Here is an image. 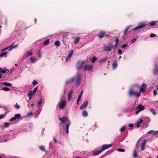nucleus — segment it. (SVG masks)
<instances>
[{
	"label": "nucleus",
	"mask_w": 158,
	"mask_h": 158,
	"mask_svg": "<svg viewBox=\"0 0 158 158\" xmlns=\"http://www.w3.org/2000/svg\"><path fill=\"white\" fill-rule=\"evenodd\" d=\"M81 97L78 96V98H77V104H78L79 103L80 99H81Z\"/></svg>",
	"instance_id": "obj_49"
},
{
	"label": "nucleus",
	"mask_w": 158,
	"mask_h": 158,
	"mask_svg": "<svg viewBox=\"0 0 158 158\" xmlns=\"http://www.w3.org/2000/svg\"><path fill=\"white\" fill-rule=\"evenodd\" d=\"M49 44V39H47L45 40L43 43V45L44 46L48 45Z\"/></svg>",
	"instance_id": "obj_25"
},
{
	"label": "nucleus",
	"mask_w": 158,
	"mask_h": 158,
	"mask_svg": "<svg viewBox=\"0 0 158 158\" xmlns=\"http://www.w3.org/2000/svg\"><path fill=\"white\" fill-rule=\"evenodd\" d=\"M149 24L150 26L153 27L155 26L156 25V21H152L149 23Z\"/></svg>",
	"instance_id": "obj_30"
},
{
	"label": "nucleus",
	"mask_w": 158,
	"mask_h": 158,
	"mask_svg": "<svg viewBox=\"0 0 158 158\" xmlns=\"http://www.w3.org/2000/svg\"><path fill=\"white\" fill-rule=\"evenodd\" d=\"M82 115L85 117H86L88 115V113L85 110L83 111L82 112Z\"/></svg>",
	"instance_id": "obj_28"
},
{
	"label": "nucleus",
	"mask_w": 158,
	"mask_h": 158,
	"mask_svg": "<svg viewBox=\"0 0 158 158\" xmlns=\"http://www.w3.org/2000/svg\"><path fill=\"white\" fill-rule=\"evenodd\" d=\"M113 68V69H115L117 66V63L116 60H115L112 64Z\"/></svg>",
	"instance_id": "obj_26"
},
{
	"label": "nucleus",
	"mask_w": 158,
	"mask_h": 158,
	"mask_svg": "<svg viewBox=\"0 0 158 158\" xmlns=\"http://www.w3.org/2000/svg\"><path fill=\"white\" fill-rule=\"evenodd\" d=\"M6 50H7V49L6 47V48H3V49H2L1 50V51L2 52L4 51H6Z\"/></svg>",
	"instance_id": "obj_64"
},
{
	"label": "nucleus",
	"mask_w": 158,
	"mask_h": 158,
	"mask_svg": "<svg viewBox=\"0 0 158 158\" xmlns=\"http://www.w3.org/2000/svg\"><path fill=\"white\" fill-rule=\"evenodd\" d=\"M37 84L38 82L36 80H34L32 82V84L34 86H35Z\"/></svg>",
	"instance_id": "obj_45"
},
{
	"label": "nucleus",
	"mask_w": 158,
	"mask_h": 158,
	"mask_svg": "<svg viewBox=\"0 0 158 158\" xmlns=\"http://www.w3.org/2000/svg\"><path fill=\"white\" fill-rule=\"evenodd\" d=\"M6 72V70H2H2L1 71V73H3Z\"/></svg>",
	"instance_id": "obj_58"
},
{
	"label": "nucleus",
	"mask_w": 158,
	"mask_h": 158,
	"mask_svg": "<svg viewBox=\"0 0 158 158\" xmlns=\"http://www.w3.org/2000/svg\"><path fill=\"white\" fill-rule=\"evenodd\" d=\"M134 126V125L133 124H129V127H132Z\"/></svg>",
	"instance_id": "obj_62"
},
{
	"label": "nucleus",
	"mask_w": 158,
	"mask_h": 158,
	"mask_svg": "<svg viewBox=\"0 0 158 158\" xmlns=\"http://www.w3.org/2000/svg\"><path fill=\"white\" fill-rule=\"evenodd\" d=\"M2 85H5L6 86H11L12 85V84L7 82H4L2 83Z\"/></svg>",
	"instance_id": "obj_27"
},
{
	"label": "nucleus",
	"mask_w": 158,
	"mask_h": 158,
	"mask_svg": "<svg viewBox=\"0 0 158 158\" xmlns=\"http://www.w3.org/2000/svg\"><path fill=\"white\" fill-rule=\"evenodd\" d=\"M151 112L154 114L155 115L156 114V110L153 109H151L150 110Z\"/></svg>",
	"instance_id": "obj_40"
},
{
	"label": "nucleus",
	"mask_w": 158,
	"mask_h": 158,
	"mask_svg": "<svg viewBox=\"0 0 158 158\" xmlns=\"http://www.w3.org/2000/svg\"><path fill=\"white\" fill-rule=\"evenodd\" d=\"M29 59L30 60L31 62L32 63H34L36 60L35 58L32 57H31Z\"/></svg>",
	"instance_id": "obj_32"
},
{
	"label": "nucleus",
	"mask_w": 158,
	"mask_h": 158,
	"mask_svg": "<svg viewBox=\"0 0 158 158\" xmlns=\"http://www.w3.org/2000/svg\"><path fill=\"white\" fill-rule=\"evenodd\" d=\"M136 38L132 39L131 40V42L132 44V43H134V42H135L136 41Z\"/></svg>",
	"instance_id": "obj_51"
},
{
	"label": "nucleus",
	"mask_w": 158,
	"mask_h": 158,
	"mask_svg": "<svg viewBox=\"0 0 158 158\" xmlns=\"http://www.w3.org/2000/svg\"><path fill=\"white\" fill-rule=\"evenodd\" d=\"M73 94V89H71L69 92V94L68 95V100H70L72 98V95Z\"/></svg>",
	"instance_id": "obj_15"
},
{
	"label": "nucleus",
	"mask_w": 158,
	"mask_h": 158,
	"mask_svg": "<svg viewBox=\"0 0 158 158\" xmlns=\"http://www.w3.org/2000/svg\"><path fill=\"white\" fill-rule=\"evenodd\" d=\"M118 41H119V39H118V38H117L115 40V43L116 44H118Z\"/></svg>",
	"instance_id": "obj_57"
},
{
	"label": "nucleus",
	"mask_w": 158,
	"mask_h": 158,
	"mask_svg": "<svg viewBox=\"0 0 158 158\" xmlns=\"http://www.w3.org/2000/svg\"><path fill=\"white\" fill-rule=\"evenodd\" d=\"M156 36V35L153 33H152L150 35V37L152 38L154 37H155Z\"/></svg>",
	"instance_id": "obj_54"
},
{
	"label": "nucleus",
	"mask_w": 158,
	"mask_h": 158,
	"mask_svg": "<svg viewBox=\"0 0 158 158\" xmlns=\"http://www.w3.org/2000/svg\"><path fill=\"white\" fill-rule=\"evenodd\" d=\"M131 27V26H127L124 29L123 32L124 35H125L127 34V32L129 31V29Z\"/></svg>",
	"instance_id": "obj_22"
},
{
	"label": "nucleus",
	"mask_w": 158,
	"mask_h": 158,
	"mask_svg": "<svg viewBox=\"0 0 158 158\" xmlns=\"http://www.w3.org/2000/svg\"><path fill=\"white\" fill-rule=\"evenodd\" d=\"M12 46V45L11 44L9 46L7 47H6L7 49L9 51H10L11 50H12L13 49Z\"/></svg>",
	"instance_id": "obj_38"
},
{
	"label": "nucleus",
	"mask_w": 158,
	"mask_h": 158,
	"mask_svg": "<svg viewBox=\"0 0 158 158\" xmlns=\"http://www.w3.org/2000/svg\"><path fill=\"white\" fill-rule=\"evenodd\" d=\"M125 128V127L124 126L122 128L120 129V131L121 132H123L124 131Z\"/></svg>",
	"instance_id": "obj_55"
},
{
	"label": "nucleus",
	"mask_w": 158,
	"mask_h": 158,
	"mask_svg": "<svg viewBox=\"0 0 158 158\" xmlns=\"http://www.w3.org/2000/svg\"><path fill=\"white\" fill-rule=\"evenodd\" d=\"M7 52H2L1 54H0V57H3L4 56H6V55L7 53Z\"/></svg>",
	"instance_id": "obj_33"
},
{
	"label": "nucleus",
	"mask_w": 158,
	"mask_h": 158,
	"mask_svg": "<svg viewBox=\"0 0 158 158\" xmlns=\"http://www.w3.org/2000/svg\"><path fill=\"white\" fill-rule=\"evenodd\" d=\"M81 75L80 74H78L77 78V85L79 84L81 80Z\"/></svg>",
	"instance_id": "obj_21"
},
{
	"label": "nucleus",
	"mask_w": 158,
	"mask_h": 158,
	"mask_svg": "<svg viewBox=\"0 0 158 158\" xmlns=\"http://www.w3.org/2000/svg\"><path fill=\"white\" fill-rule=\"evenodd\" d=\"M85 61L80 60H78L77 64V68L78 69H81L82 65L84 64Z\"/></svg>",
	"instance_id": "obj_4"
},
{
	"label": "nucleus",
	"mask_w": 158,
	"mask_h": 158,
	"mask_svg": "<svg viewBox=\"0 0 158 158\" xmlns=\"http://www.w3.org/2000/svg\"><path fill=\"white\" fill-rule=\"evenodd\" d=\"M33 114V113L32 112H28L27 113L28 115H31Z\"/></svg>",
	"instance_id": "obj_63"
},
{
	"label": "nucleus",
	"mask_w": 158,
	"mask_h": 158,
	"mask_svg": "<svg viewBox=\"0 0 158 158\" xmlns=\"http://www.w3.org/2000/svg\"><path fill=\"white\" fill-rule=\"evenodd\" d=\"M137 156V153L136 150H135L134 151L133 156L134 157H136Z\"/></svg>",
	"instance_id": "obj_46"
},
{
	"label": "nucleus",
	"mask_w": 158,
	"mask_h": 158,
	"mask_svg": "<svg viewBox=\"0 0 158 158\" xmlns=\"http://www.w3.org/2000/svg\"><path fill=\"white\" fill-rule=\"evenodd\" d=\"M55 45L56 46L59 47L60 46V42L59 40L56 41L55 43Z\"/></svg>",
	"instance_id": "obj_35"
},
{
	"label": "nucleus",
	"mask_w": 158,
	"mask_h": 158,
	"mask_svg": "<svg viewBox=\"0 0 158 158\" xmlns=\"http://www.w3.org/2000/svg\"><path fill=\"white\" fill-rule=\"evenodd\" d=\"M127 44H124L121 47L123 48H125L126 47H127Z\"/></svg>",
	"instance_id": "obj_52"
},
{
	"label": "nucleus",
	"mask_w": 158,
	"mask_h": 158,
	"mask_svg": "<svg viewBox=\"0 0 158 158\" xmlns=\"http://www.w3.org/2000/svg\"><path fill=\"white\" fill-rule=\"evenodd\" d=\"M39 148L41 150L43 151H44V152L46 151V150H45L44 147L43 146H42L40 147Z\"/></svg>",
	"instance_id": "obj_39"
},
{
	"label": "nucleus",
	"mask_w": 158,
	"mask_h": 158,
	"mask_svg": "<svg viewBox=\"0 0 158 158\" xmlns=\"http://www.w3.org/2000/svg\"><path fill=\"white\" fill-rule=\"evenodd\" d=\"M145 108L142 105L139 104L136 107V109L137 110L135 112L136 114H137L140 111H141L145 109Z\"/></svg>",
	"instance_id": "obj_3"
},
{
	"label": "nucleus",
	"mask_w": 158,
	"mask_h": 158,
	"mask_svg": "<svg viewBox=\"0 0 158 158\" xmlns=\"http://www.w3.org/2000/svg\"><path fill=\"white\" fill-rule=\"evenodd\" d=\"M53 140L54 141V142L55 143H57V141L56 139V138L55 137H53Z\"/></svg>",
	"instance_id": "obj_60"
},
{
	"label": "nucleus",
	"mask_w": 158,
	"mask_h": 158,
	"mask_svg": "<svg viewBox=\"0 0 158 158\" xmlns=\"http://www.w3.org/2000/svg\"><path fill=\"white\" fill-rule=\"evenodd\" d=\"M33 92L30 90L28 92V96L30 97L29 100H30L31 98L33 95L34 94V93H32Z\"/></svg>",
	"instance_id": "obj_23"
},
{
	"label": "nucleus",
	"mask_w": 158,
	"mask_h": 158,
	"mask_svg": "<svg viewBox=\"0 0 158 158\" xmlns=\"http://www.w3.org/2000/svg\"><path fill=\"white\" fill-rule=\"evenodd\" d=\"M107 60V58H104L103 59H102L100 60H99V63L100 64L102 63L103 62H106V60Z\"/></svg>",
	"instance_id": "obj_31"
},
{
	"label": "nucleus",
	"mask_w": 158,
	"mask_h": 158,
	"mask_svg": "<svg viewBox=\"0 0 158 158\" xmlns=\"http://www.w3.org/2000/svg\"><path fill=\"white\" fill-rule=\"evenodd\" d=\"M38 86H37L36 87H35L34 89L32 91L33 92L32 93L35 94L38 89Z\"/></svg>",
	"instance_id": "obj_44"
},
{
	"label": "nucleus",
	"mask_w": 158,
	"mask_h": 158,
	"mask_svg": "<svg viewBox=\"0 0 158 158\" xmlns=\"http://www.w3.org/2000/svg\"><path fill=\"white\" fill-rule=\"evenodd\" d=\"M2 90L6 91H7L10 90V89L8 87H4L2 88Z\"/></svg>",
	"instance_id": "obj_41"
},
{
	"label": "nucleus",
	"mask_w": 158,
	"mask_h": 158,
	"mask_svg": "<svg viewBox=\"0 0 158 158\" xmlns=\"http://www.w3.org/2000/svg\"><path fill=\"white\" fill-rule=\"evenodd\" d=\"M143 119H140L138 122H136L135 123V125H136V127L137 128H139L140 127V124L143 122Z\"/></svg>",
	"instance_id": "obj_18"
},
{
	"label": "nucleus",
	"mask_w": 158,
	"mask_h": 158,
	"mask_svg": "<svg viewBox=\"0 0 158 158\" xmlns=\"http://www.w3.org/2000/svg\"><path fill=\"white\" fill-rule=\"evenodd\" d=\"M118 151L120 152H124L125 151V149H123L118 148Z\"/></svg>",
	"instance_id": "obj_48"
},
{
	"label": "nucleus",
	"mask_w": 158,
	"mask_h": 158,
	"mask_svg": "<svg viewBox=\"0 0 158 158\" xmlns=\"http://www.w3.org/2000/svg\"><path fill=\"white\" fill-rule=\"evenodd\" d=\"M75 38V39L74 40L73 42L74 44H77L79 42L80 40V38L79 37H73V38Z\"/></svg>",
	"instance_id": "obj_20"
},
{
	"label": "nucleus",
	"mask_w": 158,
	"mask_h": 158,
	"mask_svg": "<svg viewBox=\"0 0 158 158\" xmlns=\"http://www.w3.org/2000/svg\"><path fill=\"white\" fill-rule=\"evenodd\" d=\"M15 107L17 109H19L20 108V106L19 105H18L16 103L15 105Z\"/></svg>",
	"instance_id": "obj_47"
},
{
	"label": "nucleus",
	"mask_w": 158,
	"mask_h": 158,
	"mask_svg": "<svg viewBox=\"0 0 158 158\" xmlns=\"http://www.w3.org/2000/svg\"><path fill=\"white\" fill-rule=\"evenodd\" d=\"M15 44V42L13 43L11 45H12V49L15 48H17L19 46V44H18L16 45H14V44Z\"/></svg>",
	"instance_id": "obj_34"
},
{
	"label": "nucleus",
	"mask_w": 158,
	"mask_h": 158,
	"mask_svg": "<svg viewBox=\"0 0 158 158\" xmlns=\"http://www.w3.org/2000/svg\"><path fill=\"white\" fill-rule=\"evenodd\" d=\"M153 73L155 75H158V66L156 64L155 65V68L153 69Z\"/></svg>",
	"instance_id": "obj_14"
},
{
	"label": "nucleus",
	"mask_w": 158,
	"mask_h": 158,
	"mask_svg": "<svg viewBox=\"0 0 158 158\" xmlns=\"http://www.w3.org/2000/svg\"><path fill=\"white\" fill-rule=\"evenodd\" d=\"M66 101L65 100L61 101L60 102V103L59 105L60 108L63 109L66 106Z\"/></svg>",
	"instance_id": "obj_7"
},
{
	"label": "nucleus",
	"mask_w": 158,
	"mask_h": 158,
	"mask_svg": "<svg viewBox=\"0 0 158 158\" xmlns=\"http://www.w3.org/2000/svg\"><path fill=\"white\" fill-rule=\"evenodd\" d=\"M10 124L8 123H4V128H7L9 127Z\"/></svg>",
	"instance_id": "obj_37"
},
{
	"label": "nucleus",
	"mask_w": 158,
	"mask_h": 158,
	"mask_svg": "<svg viewBox=\"0 0 158 158\" xmlns=\"http://www.w3.org/2000/svg\"><path fill=\"white\" fill-rule=\"evenodd\" d=\"M118 53L119 55H122V52L121 50L118 49Z\"/></svg>",
	"instance_id": "obj_56"
},
{
	"label": "nucleus",
	"mask_w": 158,
	"mask_h": 158,
	"mask_svg": "<svg viewBox=\"0 0 158 158\" xmlns=\"http://www.w3.org/2000/svg\"><path fill=\"white\" fill-rule=\"evenodd\" d=\"M146 86L145 84H143L142 85V87H140V91L139 93H140V92H144L145 91L144 88H146Z\"/></svg>",
	"instance_id": "obj_17"
},
{
	"label": "nucleus",
	"mask_w": 158,
	"mask_h": 158,
	"mask_svg": "<svg viewBox=\"0 0 158 158\" xmlns=\"http://www.w3.org/2000/svg\"><path fill=\"white\" fill-rule=\"evenodd\" d=\"M102 152V149H101L99 151H95L93 153V155L94 156L98 155Z\"/></svg>",
	"instance_id": "obj_19"
},
{
	"label": "nucleus",
	"mask_w": 158,
	"mask_h": 158,
	"mask_svg": "<svg viewBox=\"0 0 158 158\" xmlns=\"http://www.w3.org/2000/svg\"><path fill=\"white\" fill-rule=\"evenodd\" d=\"M146 24L145 23L143 22L139 24V25L135 27L133 29V30L135 31L137 29H140L146 26Z\"/></svg>",
	"instance_id": "obj_5"
},
{
	"label": "nucleus",
	"mask_w": 158,
	"mask_h": 158,
	"mask_svg": "<svg viewBox=\"0 0 158 158\" xmlns=\"http://www.w3.org/2000/svg\"><path fill=\"white\" fill-rule=\"evenodd\" d=\"M32 54V52L30 51H27L26 54L24 56V57L25 58H27L30 56H31Z\"/></svg>",
	"instance_id": "obj_16"
},
{
	"label": "nucleus",
	"mask_w": 158,
	"mask_h": 158,
	"mask_svg": "<svg viewBox=\"0 0 158 158\" xmlns=\"http://www.w3.org/2000/svg\"><path fill=\"white\" fill-rule=\"evenodd\" d=\"M7 112H6V113L4 114H3L2 115H0V119H2L4 117L6 116V114L7 113Z\"/></svg>",
	"instance_id": "obj_43"
},
{
	"label": "nucleus",
	"mask_w": 158,
	"mask_h": 158,
	"mask_svg": "<svg viewBox=\"0 0 158 158\" xmlns=\"http://www.w3.org/2000/svg\"><path fill=\"white\" fill-rule=\"evenodd\" d=\"M106 32L104 31H100L98 34V36L100 39L103 37L106 34Z\"/></svg>",
	"instance_id": "obj_12"
},
{
	"label": "nucleus",
	"mask_w": 158,
	"mask_h": 158,
	"mask_svg": "<svg viewBox=\"0 0 158 158\" xmlns=\"http://www.w3.org/2000/svg\"><path fill=\"white\" fill-rule=\"evenodd\" d=\"M97 59L98 58L96 56L93 57L92 58V60H91L92 62L94 63Z\"/></svg>",
	"instance_id": "obj_42"
},
{
	"label": "nucleus",
	"mask_w": 158,
	"mask_h": 158,
	"mask_svg": "<svg viewBox=\"0 0 158 158\" xmlns=\"http://www.w3.org/2000/svg\"><path fill=\"white\" fill-rule=\"evenodd\" d=\"M112 146L113 145L111 144L103 145L102 146V148L101 149L103 151L104 150L112 147Z\"/></svg>",
	"instance_id": "obj_10"
},
{
	"label": "nucleus",
	"mask_w": 158,
	"mask_h": 158,
	"mask_svg": "<svg viewBox=\"0 0 158 158\" xmlns=\"http://www.w3.org/2000/svg\"><path fill=\"white\" fill-rule=\"evenodd\" d=\"M153 131H153L151 130V131H148L147 132V133L148 134H152L153 132Z\"/></svg>",
	"instance_id": "obj_59"
},
{
	"label": "nucleus",
	"mask_w": 158,
	"mask_h": 158,
	"mask_svg": "<svg viewBox=\"0 0 158 158\" xmlns=\"http://www.w3.org/2000/svg\"><path fill=\"white\" fill-rule=\"evenodd\" d=\"M73 53V50H71L70 51V52L69 53L68 56L66 58L65 60L66 62H67L69 60L71 59Z\"/></svg>",
	"instance_id": "obj_9"
},
{
	"label": "nucleus",
	"mask_w": 158,
	"mask_h": 158,
	"mask_svg": "<svg viewBox=\"0 0 158 158\" xmlns=\"http://www.w3.org/2000/svg\"><path fill=\"white\" fill-rule=\"evenodd\" d=\"M15 119H16V118H15V117L14 116V117H12L10 119L9 121L10 122H12V121H13L15 120Z\"/></svg>",
	"instance_id": "obj_53"
},
{
	"label": "nucleus",
	"mask_w": 158,
	"mask_h": 158,
	"mask_svg": "<svg viewBox=\"0 0 158 158\" xmlns=\"http://www.w3.org/2000/svg\"><path fill=\"white\" fill-rule=\"evenodd\" d=\"M15 117L16 119H19L21 117V115L19 114H17L15 115Z\"/></svg>",
	"instance_id": "obj_36"
},
{
	"label": "nucleus",
	"mask_w": 158,
	"mask_h": 158,
	"mask_svg": "<svg viewBox=\"0 0 158 158\" xmlns=\"http://www.w3.org/2000/svg\"><path fill=\"white\" fill-rule=\"evenodd\" d=\"M147 141V140L146 139L143 141L141 144V150L142 151H143L145 149V145Z\"/></svg>",
	"instance_id": "obj_13"
},
{
	"label": "nucleus",
	"mask_w": 158,
	"mask_h": 158,
	"mask_svg": "<svg viewBox=\"0 0 158 158\" xmlns=\"http://www.w3.org/2000/svg\"><path fill=\"white\" fill-rule=\"evenodd\" d=\"M153 93L154 96H155L157 95V92L156 90H154L153 91Z\"/></svg>",
	"instance_id": "obj_50"
},
{
	"label": "nucleus",
	"mask_w": 158,
	"mask_h": 158,
	"mask_svg": "<svg viewBox=\"0 0 158 158\" xmlns=\"http://www.w3.org/2000/svg\"><path fill=\"white\" fill-rule=\"evenodd\" d=\"M93 67L92 65H85L84 68V71H89L91 70Z\"/></svg>",
	"instance_id": "obj_8"
},
{
	"label": "nucleus",
	"mask_w": 158,
	"mask_h": 158,
	"mask_svg": "<svg viewBox=\"0 0 158 158\" xmlns=\"http://www.w3.org/2000/svg\"><path fill=\"white\" fill-rule=\"evenodd\" d=\"M74 78H73L71 79H70L67 80L66 82V84H70L72 83L74 81Z\"/></svg>",
	"instance_id": "obj_24"
},
{
	"label": "nucleus",
	"mask_w": 158,
	"mask_h": 158,
	"mask_svg": "<svg viewBox=\"0 0 158 158\" xmlns=\"http://www.w3.org/2000/svg\"><path fill=\"white\" fill-rule=\"evenodd\" d=\"M128 94L130 97L134 96L137 97H139L140 95V93H138V91H134L132 89L129 90Z\"/></svg>",
	"instance_id": "obj_1"
},
{
	"label": "nucleus",
	"mask_w": 158,
	"mask_h": 158,
	"mask_svg": "<svg viewBox=\"0 0 158 158\" xmlns=\"http://www.w3.org/2000/svg\"><path fill=\"white\" fill-rule=\"evenodd\" d=\"M59 119L61 121L62 123H66L68 120V118L65 117H64L61 118H59Z\"/></svg>",
	"instance_id": "obj_6"
},
{
	"label": "nucleus",
	"mask_w": 158,
	"mask_h": 158,
	"mask_svg": "<svg viewBox=\"0 0 158 158\" xmlns=\"http://www.w3.org/2000/svg\"><path fill=\"white\" fill-rule=\"evenodd\" d=\"M41 104H42V102L41 101V99H40L39 102L38 103V105H41Z\"/></svg>",
	"instance_id": "obj_61"
},
{
	"label": "nucleus",
	"mask_w": 158,
	"mask_h": 158,
	"mask_svg": "<svg viewBox=\"0 0 158 158\" xmlns=\"http://www.w3.org/2000/svg\"><path fill=\"white\" fill-rule=\"evenodd\" d=\"M88 101L87 100H86L85 101L84 103L81 105V106L80 107V110H82L83 109L86 108L87 106L88 105Z\"/></svg>",
	"instance_id": "obj_11"
},
{
	"label": "nucleus",
	"mask_w": 158,
	"mask_h": 158,
	"mask_svg": "<svg viewBox=\"0 0 158 158\" xmlns=\"http://www.w3.org/2000/svg\"><path fill=\"white\" fill-rule=\"evenodd\" d=\"M114 48V46L111 44H110L109 45L104 44L103 47V51L104 52L110 51Z\"/></svg>",
	"instance_id": "obj_2"
},
{
	"label": "nucleus",
	"mask_w": 158,
	"mask_h": 158,
	"mask_svg": "<svg viewBox=\"0 0 158 158\" xmlns=\"http://www.w3.org/2000/svg\"><path fill=\"white\" fill-rule=\"evenodd\" d=\"M70 125V123H69V124H67L66 125V132L67 134H68L69 131V127Z\"/></svg>",
	"instance_id": "obj_29"
}]
</instances>
